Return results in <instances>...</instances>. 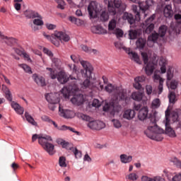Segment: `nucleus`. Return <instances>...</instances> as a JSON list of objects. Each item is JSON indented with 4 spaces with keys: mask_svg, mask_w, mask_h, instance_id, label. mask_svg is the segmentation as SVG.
<instances>
[{
    "mask_svg": "<svg viewBox=\"0 0 181 181\" xmlns=\"http://www.w3.org/2000/svg\"><path fill=\"white\" fill-rule=\"evenodd\" d=\"M122 8V1L121 0L108 1L107 11L110 16H114Z\"/></svg>",
    "mask_w": 181,
    "mask_h": 181,
    "instance_id": "9d476101",
    "label": "nucleus"
},
{
    "mask_svg": "<svg viewBox=\"0 0 181 181\" xmlns=\"http://www.w3.org/2000/svg\"><path fill=\"white\" fill-rule=\"evenodd\" d=\"M146 78L144 76H137L134 78V81H137L139 83H144L145 81Z\"/></svg>",
    "mask_w": 181,
    "mask_h": 181,
    "instance_id": "bf43d9fd",
    "label": "nucleus"
},
{
    "mask_svg": "<svg viewBox=\"0 0 181 181\" xmlns=\"http://www.w3.org/2000/svg\"><path fill=\"white\" fill-rule=\"evenodd\" d=\"M168 99L170 104H175L176 101H177L175 91H170V93L168 94Z\"/></svg>",
    "mask_w": 181,
    "mask_h": 181,
    "instance_id": "c756f323",
    "label": "nucleus"
},
{
    "mask_svg": "<svg viewBox=\"0 0 181 181\" xmlns=\"http://www.w3.org/2000/svg\"><path fill=\"white\" fill-rule=\"evenodd\" d=\"M88 12L89 13L90 18H98V13H100L98 3L96 1H91L88 6Z\"/></svg>",
    "mask_w": 181,
    "mask_h": 181,
    "instance_id": "ddd939ff",
    "label": "nucleus"
},
{
    "mask_svg": "<svg viewBox=\"0 0 181 181\" xmlns=\"http://www.w3.org/2000/svg\"><path fill=\"white\" fill-rule=\"evenodd\" d=\"M33 23L36 26H42L43 25V21H42V18H40L34 19Z\"/></svg>",
    "mask_w": 181,
    "mask_h": 181,
    "instance_id": "864d4df0",
    "label": "nucleus"
},
{
    "mask_svg": "<svg viewBox=\"0 0 181 181\" xmlns=\"http://www.w3.org/2000/svg\"><path fill=\"white\" fill-rule=\"evenodd\" d=\"M33 78L37 86H40L41 87H45V86H46V81H45V78H43V76H40L35 74L33 76Z\"/></svg>",
    "mask_w": 181,
    "mask_h": 181,
    "instance_id": "a211bd4d",
    "label": "nucleus"
},
{
    "mask_svg": "<svg viewBox=\"0 0 181 181\" xmlns=\"http://www.w3.org/2000/svg\"><path fill=\"white\" fill-rule=\"evenodd\" d=\"M93 107H95L98 108V107H101V103L98 99H94L92 103Z\"/></svg>",
    "mask_w": 181,
    "mask_h": 181,
    "instance_id": "6e6d98bb",
    "label": "nucleus"
},
{
    "mask_svg": "<svg viewBox=\"0 0 181 181\" xmlns=\"http://www.w3.org/2000/svg\"><path fill=\"white\" fill-rule=\"evenodd\" d=\"M81 66L83 69L81 71V73L84 78H86L82 84V88H88L90 84V78H91V74L93 70V65L88 62H81Z\"/></svg>",
    "mask_w": 181,
    "mask_h": 181,
    "instance_id": "0eeeda50",
    "label": "nucleus"
},
{
    "mask_svg": "<svg viewBox=\"0 0 181 181\" xmlns=\"http://www.w3.org/2000/svg\"><path fill=\"white\" fill-rule=\"evenodd\" d=\"M73 111L69 110H64L59 105V115L64 118H73Z\"/></svg>",
    "mask_w": 181,
    "mask_h": 181,
    "instance_id": "6ab92c4d",
    "label": "nucleus"
},
{
    "mask_svg": "<svg viewBox=\"0 0 181 181\" xmlns=\"http://www.w3.org/2000/svg\"><path fill=\"white\" fill-rule=\"evenodd\" d=\"M170 88L171 90H176L177 88V81H172L170 82Z\"/></svg>",
    "mask_w": 181,
    "mask_h": 181,
    "instance_id": "13d9d810",
    "label": "nucleus"
},
{
    "mask_svg": "<svg viewBox=\"0 0 181 181\" xmlns=\"http://www.w3.org/2000/svg\"><path fill=\"white\" fill-rule=\"evenodd\" d=\"M61 93L63 94L64 98H69L70 96L73 95L71 101L76 105H81V104L84 103V95L80 93V90L76 83L64 86L62 89Z\"/></svg>",
    "mask_w": 181,
    "mask_h": 181,
    "instance_id": "7ed1b4c3",
    "label": "nucleus"
},
{
    "mask_svg": "<svg viewBox=\"0 0 181 181\" xmlns=\"http://www.w3.org/2000/svg\"><path fill=\"white\" fill-rule=\"evenodd\" d=\"M129 39L133 40L134 39H136L138 37V31L136 30H130L129 33Z\"/></svg>",
    "mask_w": 181,
    "mask_h": 181,
    "instance_id": "c03bdc74",
    "label": "nucleus"
},
{
    "mask_svg": "<svg viewBox=\"0 0 181 181\" xmlns=\"http://www.w3.org/2000/svg\"><path fill=\"white\" fill-rule=\"evenodd\" d=\"M166 32H168V26L165 25L160 26L158 29L160 37H163L166 35Z\"/></svg>",
    "mask_w": 181,
    "mask_h": 181,
    "instance_id": "72a5a7b5",
    "label": "nucleus"
},
{
    "mask_svg": "<svg viewBox=\"0 0 181 181\" xmlns=\"http://www.w3.org/2000/svg\"><path fill=\"white\" fill-rule=\"evenodd\" d=\"M43 52L45 54H47L49 57H53V52L52 51L49 50L47 48H44Z\"/></svg>",
    "mask_w": 181,
    "mask_h": 181,
    "instance_id": "680f3d73",
    "label": "nucleus"
},
{
    "mask_svg": "<svg viewBox=\"0 0 181 181\" xmlns=\"http://www.w3.org/2000/svg\"><path fill=\"white\" fill-rule=\"evenodd\" d=\"M4 93L6 94V100H8V101H12V93H11L9 88L6 87L4 88Z\"/></svg>",
    "mask_w": 181,
    "mask_h": 181,
    "instance_id": "4c0bfd02",
    "label": "nucleus"
},
{
    "mask_svg": "<svg viewBox=\"0 0 181 181\" xmlns=\"http://www.w3.org/2000/svg\"><path fill=\"white\" fill-rule=\"evenodd\" d=\"M151 122H152V125H150L144 132L145 135L153 141H157L158 142L163 141V136H162V134H163L165 131L158 127L155 118L151 119Z\"/></svg>",
    "mask_w": 181,
    "mask_h": 181,
    "instance_id": "20e7f679",
    "label": "nucleus"
},
{
    "mask_svg": "<svg viewBox=\"0 0 181 181\" xmlns=\"http://www.w3.org/2000/svg\"><path fill=\"white\" fill-rule=\"evenodd\" d=\"M59 165L61 168H67V164L66 163V157L61 156L59 159Z\"/></svg>",
    "mask_w": 181,
    "mask_h": 181,
    "instance_id": "ea45409f",
    "label": "nucleus"
},
{
    "mask_svg": "<svg viewBox=\"0 0 181 181\" xmlns=\"http://www.w3.org/2000/svg\"><path fill=\"white\" fill-rule=\"evenodd\" d=\"M59 145L62 146V148H64L67 151H72V149L74 148L71 145V144L64 141V140H61L59 141Z\"/></svg>",
    "mask_w": 181,
    "mask_h": 181,
    "instance_id": "b1692460",
    "label": "nucleus"
},
{
    "mask_svg": "<svg viewBox=\"0 0 181 181\" xmlns=\"http://www.w3.org/2000/svg\"><path fill=\"white\" fill-rule=\"evenodd\" d=\"M155 18H156V16L155 14H153L151 17H149L148 18H147L144 23V26H148L150 25H155Z\"/></svg>",
    "mask_w": 181,
    "mask_h": 181,
    "instance_id": "2f4dec72",
    "label": "nucleus"
},
{
    "mask_svg": "<svg viewBox=\"0 0 181 181\" xmlns=\"http://www.w3.org/2000/svg\"><path fill=\"white\" fill-rule=\"evenodd\" d=\"M114 34L116 35L117 37H122L124 36V32L119 28L115 30Z\"/></svg>",
    "mask_w": 181,
    "mask_h": 181,
    "instance_id": "3c124183",
    "label": "nucleus"
},
{
    "mask_svg": "<svg viewBox=\"0 0 181 181\" xmlns=\"http://www.w3.org/2000/svg\"><path fill=\"white\" fill-rule=\"evenodd\" d=\"M112 122L115 128H121V122H119L118 120L113 119Z\"/></svg>",
    "mask_w": 181,
    "mask_h": 181,
    "instance_id": "338daca9",
    "label": "nucleus"
},
{
    "mask_svg": "<svg viewBox=\"0 0 181 181\" xmlns=\"http://www.w3.org/2000/svg\"><path fill=\"white\" fill-rule=\"evenodd\" d=\"M81 49L86 53H91V48L88 47L87 45H81Z\"/></svg>",
    "mask_w": 181,
    "mask_h": 181,
    "instance_id": "e2e57ef3",
    "label": "nucleus"
},
{
    "mask_svg": "<svg viewBox=\"0 0 181 181\" xmlns=\"http://www.w3.org/2000/svg\"><path fill=\"white\" fill-rule=\"evenodd\" d=\"M134 4H139V7L136 5H132V9L135 14V18H134V15L129 13H124L123 14V20L127 21L128 23L130 25H134L136 21H141V11L144 13L145 11L149 9V6H152L153 5V0H147L146 1H139V0H130Z\"/></svg>",
    "mask_w": 181,
    "mask_h": 181,
    "instance_id": "f03ea898",
    "label": "nucleus"
},
{
    "mask_svg": "<svg viewBox=\"0 0 181 181\" xmlns=\"http://www.w3.org/2000/svg\"><path fill=\"white\" fill-rule=\"evenodd\" d=\"M153 108H159L160 107V100L156 98L154 99L152 102Z\"/></svg>",
    "mask_w": 181,
    "mask_h": 181,
    "instance_id": "8fccbe9b",
    "label": "nucleus"
},
{
    "mask_svg": "<svg viewBox=\"0 0 181 181\" xmlns=\"http://www.w3.org/2000/svg\"><path fill=\"white\" fill-rule=\"evenodd\" d=\"M141 56L144 64H146L145 67L146 74L147 76H151V74L153 73V70H155V65H153V63L152 62L148 63L149 59L148 58V54H146V52H141Z\"/></svg>",
    "mask_w": 181,
    "mask_h": 181,
    "instance_id": "f8f14e48",
    "label": "nucleus"
},
{
    "mask_svg": "<svg viewBox=\"0 0 181 181\" xmlns=\"http://www.w3.org/2000/svg\"><path fill=\"white\" fill-rule=\"evenodd\" d=\"M50 124H52L55 128H57L59 131H71V132H74V134H76L77 135H79L80 132L75 131L73 127H70L66 125H62L61 127H59L57 124H56V122L52 120L50 122Z\"/></svg>",
    "mask_w": 181,
    "mask_h": 181,
    "instance_id": "2eb2a0df",
    "label": "nucleus"
},
{
    "mask_svg": "<svg viewBox=\"0 0 181 181\" xmlns=\"http://www.w3.org/2000/svg\"><path fill=\"white\" fill-rule=\"evenodd\" d=\"M36 139H38V143L42 145V148L49 153V155H54V145L48 143L52 141V136H43V134H34L32 136V142H35Z\"/></svg>",
    "mask_w": 181,
    "mask_h": 181,
    "instance_id": "39448f33",
    "label": "nucleus"
},
{
    "mask_svg": "<svg viewBox=\"0 0 181 181\" xmlns=\"http://www.w3.org/2000/svg\"><path fill=\"white\" fill-rule=\"evenodd\" d=\"M52 63H54V64L55 65L56 67H59L61 62L60 59L58 58H52Z\"/></svg>",
    "mask_w": 181,
    "mask_h": 181,
    "instance_id": "052dcab7",
    "label": "nucleus"
},
{
    "mask_svg": "<svg viewBox=\"0 0 181 181\" xmlns=\"http://www.w3.org/2000/svg\"><path fill=\"white\" fill-rule=\"evenodd\" d=\"M126 179H128L129 180H138V175H136V173H130L128 175L126 176Z\"/></svg>",
    "mask_w": 181,
    "mask_h": 181,
    "instance_id": "09e8293b",
    "label": "nucleus"
},
{
    "mask_svg": "<svg viewBox=\"0 0 181 181\" xmlns=\"http://www.w3.org/2000/svg\"><path fill=\"white\" fill-rule=\"evenodd\" d=\"M135 117V110H127L124 111L123 115V118L126 119H132Z\"/></svg>",
    "mask_w": 181,
    "mask_h": 181,
    "instance_id": "5701e85b",
    "label": "nucleus"
},
{
    "mask_svg": "<svg viewBox=\"0 0 181 181\" xmlns=\"http://www.w3.org/2000/svg\"><path fill=\"white\" fill-rule=\"evenodd\" d=\"M143 97L144 93L141 92H134L132 94V100H134V101H141Z\"/></svg>",
    "mask_w": 181,
    "mask_h": 181,
    "instance_id": "bb28decb",
    "label": "nucleus"
},
{
    "mask_svg": "<svg viewBox=\"0 0 181 181\" xmlns=\"http://www.w3.org/2000/svg\"><path fill=\"white\" fill-rule=\"evenodd\" d=\"M21 69L25 71V73H28L29 74H32V69H30V66H28L27 64H22L19 65Z\"/></svg>",
    "mask_w": 181,
    "mask_h": 181,
    "instance_id": "79ce46f5",
    "label": "nucleus"
},
{
    "mask_svg": "<svg viewBox=\"0 0 181 181\" xmlns=\"http://www.w3.org/2000/svg\"><path fill=\"white\" fill-rule=\"evenodd\" d=\"M69 21L70 22H71L72 23H74L77 26H81V25H83V21L72 16L69 17Z\"/></svg>",
    "mask_w": 181,
    "mask_h": 181,
    "instance_id": "c9c22d12",
    "label": "nucleus"
},
{
    "mask_svg": "<svg viewBox=\"0 0 181 181\" xmlns=\"http://www.w3.org/2000/svg\"><path fill=\"white\" fill-rule=\"evenodd\" d=\"M11 107L13 108L14 111H16V112H17L19 115H22V114H23V112H24L23 107L20 106V105L18 104L15 101L11 102Z\"/></svg>",
    "mask_w": 181,
    "mask_h": 181,
    "instance_id": "4be33fe9",
    "label": "nucleus"
},
{
    "mask_svg": "<svg viewBox=\"0 0 181 181\" xmlns=\"http://www.w3.org/2000/svg\"><path fill=\"white\" fill-rule=\"evenodd\" d=\"M159 37H160V35L158 33L154 32L153 33H152L151 35L148 36V42H153V43H155V42H156V40H158Z\"/></svg>",
    "mask_w": 181,
    "mask_h": 181,
    "instance_id": "7c9ffc66",
    "label": "nucleus"
},
{
    "mask_svg": "<svg viewBox=\"0 0 181 181\" xmlns=\"http://www.w3.org/2000/svg\"><path fill=\"white\" fill-rule=\"evenodd\" d=\"M41 119L42 121H45V122H49V124L52 122V119H50V117H49V116H47V115L42 116Z\"/></svg>",
    "mask_w": 181,
    "mask_h": 181,
    "instance_id": "0e129e2a",
    "label": "nucleus"
},
{
    "mask_svg": "<svg viewBox=\"0 0 181 181\" xmlns=\"http://www.w3.org/2000/svg\"><path fill=\"white\" fill-rule=\"evenodd\" d=\"M181 180V173L176 174L173 177V181H180Z\"/></svg>",
    "mask_w": 181,
    "mask_h": 181,
    "instance_id": "774afa93",
    "label": "nucleus"
},
{
    "mask_svg": "<svg viewBox=\"0 0 181 181\" xmlns=\"http://www.w3.org/2000/svg\"><path fill=\"white\" fill-rule=\"evenodd\" d=\"M170 162H172V163L175 165V166H177V168L181 167V161H180V160H178V158L176 157H173V158H170Z\"/></svg>",
    "mask_w": 181,
    "mask_h": 181,
    "instance_id": "a19ab883",
    "label": "nucleus"
},
{
    "mask_svg": "<svg viewBox=\"0 0 181 181\" xmlns=\"http://www.w3.org/2000/svg\"><path fill=\"white\" fill-rule=\"evenodd\" d=\"M68 67L72 73H77V66H76V64H69Z\"/></svg>",
    "mask_w": 181,
    "mask_h": 181,
    "instance_id": "4d7b16f0",
    "label": "nucleus"
},
{
    "mask_svg": "<svg viewBox=\"0 0 181 181\" xmlns=\"http://www.w3.org/2000/svg\"><path fill=\"white\" fill-rule=\"evenodd\" d=\"M146 92L147 95H151L152 93H153V88H152V86L151 85L146 86Z\"/></svg>",
    "mask_w": 181,
    "mask_h": 181,
    "instance_id": "603ef678",
    "label": "nucleus"
},
{
    "mask_svg": "<svg viewBox=\"0 0 181 181\" xmlns=\"http://www.w3.org/2000/svg\"><path fill=\"white\" fill-rule=\"evenodd\" d=\"M163 13L165 18H172L173 16V10H172V4H168L165 6Z\"/></svg>",
    "mask_w": 181,
    "mask_h": 181,
    "instance_id": "412c9836",
    "label": "nucleus"
},
{
    "mask_svg": "<svg viewBox=\"0 0 181 181\" xmlns=\"http://www.w3.org/2000/svg\"><path fill=\"white\" fill-rule=\"evenodd\" d=\"M169 109H167L165 110V119L163 121L165 127V134L168 135V136H170V138H175L176 137V133L175 132V130L170 127V119H169Z\"/></svg>",
    "mask_w": 181,
    "mask_h": 181,
    "instance_id": "9b49d317",
    "label": "nucleus"
},
{
    "mask_svg": "<svg viewBox=\"0 0 181 181\" xmlns=\"http://www.w3.org/2000/svg\"><path fill=\"white\" fill-rule=\"evenodd\" d=\"M99 19L101 22H107L110 19V14L106 11H103L99 16Z\"/></svg>",
    "mask_w": 181,
    "mask_h": 181,
    "instance_id": "cd10ccee",
    "label": "nucleus"
},
{
    "mask_svg": "<svg viewBox=\"0 0 181 181\" xmlns=\"http://www.w3.org/2000/svg\"><path fill=\"white\" fill-rule=\"evenodd\" d=\"M127 53L130 56L131 59H132V60L136 62V63L141 64V60L139 59V57L138 56V54H136V52H131L129 51V49L127 52Z\"/></svg>",
    "mask_w": 181,
    "mask_h": 181,
    "instance_id": "a878e982",
    "label": "nucleus"
},
{
    "mask_svg": "<svg viewBox=\"0 0 181 181\" xmlns=\"http://www.w3.org/2000/svg\"><path fill=\"white\" fill-rule=\"evenodd\" d=\"M47 70L49 72L50 77L52 80L57 78L58 81L61 84H66L69 80H76V78L70 76H67V74L64 71H60L57 74V71L52 68H47Z\"/></svg>",
    "mask_w": 181,
    "mask_h": 181,
    "instance_id": "6e6552de",
    "label": "nucleus"
},
{
    "mask_svg": "<svg viewBox=\"0 0 181 181\" xmlns=\"http://www.w3.org/2000/svg\"><path fill=\"white\" fill-rule=\"evenodd\" d=\"M105 90L107 93H113V100L110 104L107 103L103 107V111L110 112V115H115V112H119L121 111V105H119L118 101L128 103L129 98L127 96V93L124 90L112 86L111 83L107 84Z\"/></svg>",
    "mask_w": 181,
    "mask_h": 181,
    "instance_id": "f257e3e1",
    "label": "nucleus"
},
{
    "mask_svg": "<svg viewBox=\"0 0 181 181\" xmlns=\"http://www.w3.org/2000/svg\"><path fill=\"white\" fill-rule=\"evenodd\" d=\"M71 152H73L76 159H80V158H81V151H78L77 148H74L71 150Z\"/></svg>",
    "mask_w": 181,
    "mask_h": 181,
    "instance_id": "a18cd8bd",
    "label": "nucleus"
},
{
    "mask_svg": "<svg viewBox=\"0 0 181 181\" xmlns=\"http://www.w3.org/2000/svg\"><path fill=\"white\" fill-rule=\"evenodd\" d=\"M171 119L175 124H176V128H181V120L180 118H179V114H177V112H173L171 113Z\"/></svg>",
    "mask_w": 181,
    "mask_h": 181,
    "instance_id": "aec40b11",
    "label": "nucleus"
},
{
    "mask_svg": "<svg viewBox=\"0 0 181 181\" xmlns=\"http://www.w3.org/2000/svg\"><path fill=\"white\" fill-rule=\"evenodd\" d=\"M43 36L50 40L54 46H60V42H69L70 40V37L66 33L62 31H56L54 34L49 35L46 33H43Z\"/></svg>",
    "mask_w": 181,
    "mask_h": 181,
    "instance_id": "423d86ee",
    "label": "nucleus"
},
{
    "mask_svg": "<svg viewBox=\"0 0 181 181\" xmlns=\"http://www.w3.org/2000/svg\"><path fill=\"white\" fill-rule=\"evenodd\" d=\"M93 29L96 30L95 33H97L98 35H105V33H107V30L103 28L100 25H96L93 27Z\"/></svg>",
    "mask_w": 181,
    "mask_h": 181,
    "instance_id": "f704fd0d",
    "label": "nucleus"
},
{
    "mask_svg": "<svg viewBox=\"0 0 181 181\" xmlns=\"http://www.w3.org/2000/svg\"><path fill=\"white\" fill-rule=\"evenodd\" d=\"M148 107H143L139 110L138 114V118L140 121H145L146 119L148 118Z\"/></svg>",
    "mask_w": 181,
    "mask_h": 181,
    "instance_id": "f3484780",
    "label": "nucleus"
},
{
    "mask_svg": "<svg viewBox=\"0 0 181 181\" xmlns=\"http://www.w3.org/2000/svg\"><path fill=\"white\" fill-rule=\"evenodd\" d=\"M163 79H160V83L158 85V94H162V92L163 91Z\"/></svg>",
    "mask_w": 181,
    "mask_h": 181,
    "instance_id": "5fc2aeb1",
    "label": "nucleus"
},
{
    "mask_svg": "<svg viewBox=\"0 0 181 181\" xmlns=\"http://www.w3.org/2000/svg\"><path fill=\"white\" fill-rule=\"evenodd\" d=\"M71 59L74 62V63H78L80 62L81 64V62H86L81 60L80 55H71Z\"/></svg>",
    "mask_w": 181,
    "mask_h": 181,
    "instance_id": "37998d69",
    "label": "nucleus"
},
{
    "mask_svg": "<svg viewBox=\"0 0 181 181\" xmlns=\"http://www.w3.org/2000/svg\"><path fill=\"white\" fill-rule=\"evenodd\" d=\"M146 28L145 30L144 31V33H147L149 35V33H151L153 31V29H155V25L153 24H150L149 25H144Z\"/></svg>",
    "mask_w": 181,
    "mask_h": 181,
    "instance_id": "58836bf2",
    "label": "nucleus"
},
{
    "mask_svg": "<svg viewBox=\"0 0 181 181\" xmlns=\"http://www.w3.org/2000/svg\"><path fill=\"white\" fill-rule=\"evenodd\" d=\"M115 28H117V21H115V20H112L109 23L108 29L109 30H114Z\"/></svg>",
    "mask_w": 181,
    "mask_h": 181,
    "instance_id": "de8ad7c7",
    "label": "nucleus"
},
{
    "mask_svg": "<svg viewBox=\"0 0 181 181\" xmlns=\"http://www.w3.org/2000/svg\"><path fill=\"white\" fill-rule=\"evenodd\" d=\"M4 40H5L6 45H8V46H12V45H15V43H16V39L13 37H8L6 36Z\"/></svg>",
    "mask_w": 181,
    "mask_h": 181,
    "instance_id": "e433bc0d",
    "label": "nucleus"
},
{
    "mask_svg": "<svg viewBox=\"0 0 181 181\" xmlns=\"http://www.w3.org/2000/svg\"><path fill=\"white\" fill-rule=\"evenodd\" d=\"M55 2L58 4L57 8L59 9H64V6L66 5V2H64V0H55Z\"/></svg>",
    "mask_w": 181,
    "mask_h": 181,
    "instance_id": "49530a36",
    "label": "nucleus"
},
{
    "mask_svg": "<svg viewBox=\"0 0 181 181\" xmlns=\"http://www.w3.org/2000/svg\"><path fill=\"white\" fill-rule=\"evenodd\" d=\"M136 47L138 49H144L146 45V40L144 38H139L136 42Z\"/></svg>",
    "mask_w": 181,
    "mask_h": 181,
    "instance_id": "c85d7f7f",
    "label": "nucleus"
},
{
    "mask_svg": "<svg viewBox=\"0 0 181 181\" xmlns=\"http://www.w3.org/2000/svg\"><path fill=\"white\" fill-rule=\"evenodd\" d=\"M77 115L78 118H81L83 121H89L88 127L90 129L100 131V129H103V128L105 127V124L100 120L91 121V117H90V116L86 115L83 113H78Z\"/></svg>",
    "mask_w": 181,
    "mask_h": 181,
    "instance_id": "1a4fd4ad",
    "label": "nucleus"
},
{
    "mask_svg": "<svg viewBox=\"0 0 181 181\" xmlns=\"http://www.w3.org/2000/svg\"><path fill=\"white\" fill-rule=\"evenodd\" d=\"M149 181H165V179L160 176L154 177L153 178H150Z\"/></svg>",
    "mask_w": 181,
    "mask_h": 181,
    "instance_id": "69168bd1",
    "label": "nucleus"
},
{
    "mask_svg": "<svg viewBox=\"0 0 181 181\" xmlns=\"http://www.w3.org/2000/svg\"><path fill=\"white\" fill-rule=\"evenodd\" d=\"M120 160L122 163H129V162H132V156H127V154H122L120 156Z\"/></svg>",
    "mask_w": 181,
    "mask_h": 181,
    "instance_id": "393cba45",
    "label": "nucleus"
},
{
    "mask_svg": "<svg viewBox=\"0 0 181 181\" xmlns=\"http://www.w3.org/2000/svg\"><path fill=\"white\" fill-rule=\"evenodd\" d=\"M45 98L49 104H58L60 101L57 93H48L45 95Z\"/></svg>",
    "mask_w": 181,
    "mask_h": 181,
    "instance_id": "4468645a",
    "label": "nucleus"
},
{
    "mask_svg": "<svg viewBox=\"0 0 181 181\" xmlns=\"http://www.w3.org/2000/svg\"><path fill=\"white\" fill-rule=\"evenodd\" d=\"M25 117L27 119L28 122L31 124V125H34L35 127L37 125V122L35 121V119H33V117L31 115H30L28 112H25Z\"/></svg>",
    "mask_w": 181,
    "mask_h": 181,
    "instance_id": "473e14b6",
    "label": "nucleus"
},
{
    "mask_svg": "<svg viewBox=\"0 0 181 181\" xmlns=\"http://www.w3.org/2000/svg\"><path fill=\"white\" fill-rule=\"evenodd\" d=\"M24 15L28 18V19H35V18L42 19V16H40L39 13L33 10H26L24 12Z\"/></svg>",
    "mask_w": 181,
    "mask_h": 181,
    "instance_id": "dca6fc26",
    "label": "nucleus"
}]
</instances>
